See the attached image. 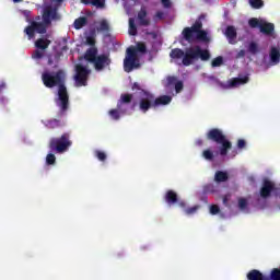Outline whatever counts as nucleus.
Listing matches in <instances>:
<instances>
[{
	"label": "nucleus",
	"instance_id": "15",
	"mask_svg": "<svg viewBox=\"0 0 280 280\" xmlns=\"http://www.w3.org/2000/svg\"><path fill=\"white\" fill-rule=\"evenodd\" d=\"M138 21L139 25L142 27H149L150 25V18H148V10L145 7H141L140 11L138 12Z\"/></svg>",
	"mask_w": 280,
	"mask_h": 280
},
{
	"label": "nucleus",
	"instance_id": "8",
	"mask_svg": "<svg viewBox=\"0 0 280 280\" xmlns=\"http://www.w3.org/2000/svg\"><path fill=\"white\" fill-rule=\"evenodd\" d=\"M135 96L130 93H125L120 95V100L117 102V109H110L108 112V115L114 119L115 121H118L120 119V115H126L128 113V104L132 103V98Z\"/></svg>",
	"mask_w": 280,
	"mask_h": 280
},
{
	"label": "nucleus",
	"instance_id": "40",
	"mask_svg": "<svg viewBox=\"0 0 280 280\" xmlns=\"http://www.w3.org/2000/svg\"><path fill=\"white\" fill-rule=\"evenodd\" d=\"M199 209H200V206H194L185 209V213L186 215H194V213H196Z\"/></svg>",
	"mask_w": 280,
	"mask_h": 280
},
{
	"label": "nucleus",
	"instance_id": "49",
	"mask_svg": "<svg viewBox=\"0 0 280 280\" xmlns=\"http://www.w3.org/2000/svg\"><path fill=\"white\" fill-rule=\"evenodd\" d=\"M132 91H141L143 93V90L141 89V85L138 82H135L131 86Z\"/></svg>",
	"mask_w": 280,
	"mask_h": 280
},
{
	"label": "nucleus",
	"instance_id": "34",
	"mask_svg": "<svg viewBox=\"0 0 280 280\" xmlns=\"http://www.w3.org/2000/svg\"><path fill=\"white\" fill-rule=\"evenodd\" d=\"M44 57H45V52H43V50L38 48L32 55V58H34L35 60H40Z\"/></svg>",
	"mask_w": 280,
	"mask_h": 280
},
{
	"label": "nucleus",
	"instance_id": "43",
	"mask_svg": "<svg viewBox=\"0 0 280 280\" xmlns=\"http://www.w3.org/2000/svg\"><path fill=\"white\" fill-rule=\"evenodd\" d=\"M183 89H185V85L183 84V81H177L175 83V91H176V93L183 92Z\"/></svg>",
	"mask_w": 280,
	"mask_h": 280
},
{
	"label": "nucleus",
	"instance_id": "13",
	"mask_svg": "<svg viewBox=\"0 0 280 280\" xmlns=\"http://www.w3.org/2000/svg\"><path fill=\"white\" fill-rule=\"evenodd\" d=\"M272 191H277V187L275 186L273 182L270 179H264L260 188V197L266 200L267 198H270V194H272Z\"/></svg>",
	"mask_w": 280,
	"mask_h": 280
},
{
	"label": "nucleus",
	"instance_id": "2",
	"mask_svg": "<svg viewBox=\"0 0 280 280\" xmlns=\"http://www.w3.org/2000/svg\"><path fill=\"white\" fill-rule=\"evenodd\" d=\"M170 58L173 60H180L182 58V65L184 67H191L198 60H202V62L211 60V52L208 49H201L200 46L189 47L185 50L174 48L170 52Z\"/></svg>",
	"mask_w": 280,
	"mask_h": 280
},
{
	"label": "nucleus",
	"instance_id": "26",
	"mask_svg": "<svg viewBox=\"0 0 280 280\" xmlns=\"http://www.w3.org/2000/svg\"><path fill=\"white\" fill-rule=\"evenodd\" d=\"M5 82H1L0 83V95L1 93H3V91H5ZM8 105V98H5L4 96H0V106L2 108H5V106Z\"/></svg>",
	"mask_w": 280,
	"mask_h": 280
},
{
	"label": "nucleus",
	"instance_id": "4",
	"mask_svg": "<svg viewBox=\"0 0 280 280\" xmlns=\"http://www.w3.org/2000/svg\"><path fill=\"white\" fill-rule=\"evenodd\" d=\"M172 104V96L161 95L159 97L148 90H142V93L139 95L138 108L140 113H148L151 108H159V106H167Z\"/></svg>",
	"mask_w": 280,
	"mask_h": 280
},
{
	"label": "nucleus",
	"instance_id": "20",
	"mask_svg": "<svg viewBox=\"0 0 280 280\" xmlns=\"http://www.w3.org/2000/svg\"><path fill=\"white\" fill-rule=\"evenodd\" d=\"M96 31L101 32L102 34H110V24H108L107 20H101Z\"/></svg>",
	"mask_w": 280,
	"mask_h": 280
},
{
	"label": "nucleus",
	"instance_id": "19",
	"mask_svg": "<svg viewBox=\"0 0 280 280\" xmlns=\"http://www.w3.org/2000/svg\"><path fill=\"white\" fill-rule=\"evenodd\" d=\"M51 45V40L48 38H38L35 42L36 49H40L42 51H45L46 49H49V46Z\"/></svg>",
	"mask_w": 280,
	"mask_h": 280
},
{
	"label": "nucleus",
	"instance_id": "12",
	"mask_svg": "<svg viewBox=\"0 0 280 280\" xmlns=\"http://www.w3.org/2000/svg\"><path fill=\"white\" fill-rule=\"evenodd\" d=\"M110 56L106 54L98 55L96 60H94V69L95 71H104L107 67H110Z\"/></svg>",
	"mask_w": 280,
	"mask_h": 280
},
{
	"label": "nucleus",
	"instance_id": "50",
	"mask_svg": "<svg viewBox=\"0 0 280 280\" xmlns=\"http://www.w3.org/2000/svg\"><path fill=\"white\" fill-rule=\"evenodd\" d=\"M246 56V50L241 49L237 54H236V58H244Z\"/></svg>",
	"mask_w": 280,
	"mask_h": 280
},
{
	"label": "nucleus",
	"instance_id": "14",
	"mask_svg": "<svg viewBox=\"0 0 280 280\" xmlns=\"http://www.w3.org/2000/svg\"><path fill=\"white\" fill-rule=\"evenodd\" d=\"M250 78L248 75L233 78L229 81V89H236V86H242L243 84H248Z\"/></svg>",
	"mask_w": 280,
	"mask_h": 280
},
{
	"label": "nucleus",
	"instance_id": "46",
	"mask_svg": "<svg viewBox=\"0 0 280 280\" xmlns=\"http://www.w3.org/2000/svg\"><path fill=\"white\" fill-rule=\"evenodd\" d=\"M161 3L166 10H170V8H172V0H161Z\"/></svg>",
	"mask_w": 280,
	"mask_h": 280
},
{
	"label": "nucleus",
	"instance_id": "7",
	"mask_svg": "<svg viewBox=\"0 0 280 280\" xmlns=\"http://www.w3.org/2000/svg\"><path fill=\"white\" fill-rule=\"evenodd\" d=\"M71 145H73V141H71V133L65 132L60 137H55L49 140L48 148L55 154H65Z\"/></svg>",
	"mask_w": 280,
	"mask_h": 280
},
{
	"label": "nucleus",
	"instance_id": "33",
	"mask_svg": "<svg viewBox=\"0 0 280 280\" xmlns=\"http://www.w3.org/2000/svg\"><path fill=\"white\" fill-rule=\"evenodd\" d=\"M248 51H249V54H253L254 56H255V54H258L259 46L257 45V43H255V42L249 43Z\"/></svg>",
	"mask_w": 280,
	"mask_h": 280
},
{
	"label": "nucleus",
	"instance_id": "44",
	"mask_svg": "<svg viewBox=\"0 0 280 280\" xmlns=\"http://www.w3.org/2000/svg\"><path fill=\"white\" fill-rule=\"evenodd\" d=\"M165 19V13L163 11H158L154 15V21H163Z\"/></svg>",
	"mask_w": 280,
	"mask_h": 280
},
{
	"label": "nucleus",
	"instance_id": "35",
	"mask_svg": "<svg viewBox=\"0 0 280 280\" xmlns=\"http://www.w3.org/2000/svg\"><path fill=\"white\" fill-rule=\"evenodd\" d=\"M202 156L206 161H213V151L207 149L202 152Z\"/></svg>",
	"mask_w": 280,
	"mask_h": 280
},
{
	"label": "nucleus",
	"instance_id": "56",
	"mask_svg": "<svg viewBox=\"0 0 280 280\" xmlns=\"http://www.w3.org/2000/svg\"><path fill=\"white\" fill-rule=\"evenodd\" d=\"M57 1H58V3L62 2V0H57Z\"/></svg>",
	"mask_w": 280,
	"mask_h": 280
},
{
	"label": "nucleus",
	"instance_id": "23",
	"mask_svg": "<svg viewBox=\"0 0 280 280\" xmlns=\"http://www.w3.org/2000/svg\"><path fill=\"white\" fill-rule=\"evenodd\" d=\"M269 56H270V60H271V62H273V65H279V62H280V51H279V48L271 47Z\"/></svg>",
	"mask_w": 280,
	"mask_h": 280
},
{
	"label": "nucleus",
	"instance_id": "25",
	"mask_svg": "<svg viewBox=\"0 0 280 280\" xmlns=\"http://www.w3.org/2000/svg\"><path fill=\"white\" fill-rule=\"evenodd\" d=\"M215 183H226L229 180V174L224 171H217L214 174Z\"/></svg>",
	"mask_w": 280,
	"mask_h": 280
},
{
	"label": "nucleus",
	"instance_id": "18",
	"mask_svg": "<svg viewBox=\"0 0 280 280\" xmlns=\"http://www.w3.org/2000/svg\"><path fill=\"white\" fill-rule=\"evenodd\" d=\"M260 32L266 36H272V34H275V24L262 22V24L260 25Z\"/></svg>",
	"mask_w": 280,
	"mask_h": 280
},
{
	"label": "nucleus",
	"instance_id": "6",
	"mask_svg": "<svg viewBox=\"0 0 280 280\" xmlns=\"http://www.w3.org/2000/svg\"><path fill=\"white\" fill-rule=\"evenodd\" d=\"M207 139L208 141H213L214 143L220 144L221 147L219 148V154L221 156H226L229 154V150L233 148V143L226 139V136L224 132H222L221 129L219 128H212L207 132Z\"/></svg>",
	"mask_w": 280,
	"mask_h": 280
},
{
	"label": "nucleus",
	"instance_id": "1",
	"mask_svg": "<svg viewBox=\"0 0 280 280\" xmlns=\"http://www.w3.org/2000/svg\"><path fill=\"white\" fill-rule=\"evenodd\" d=\"M42 81L46 89H55V86H58L55 104L59 108L58 117H65L70 106L69 92L67 91V85H65V82H67V73L65 70L44 72L42 74Z\"/></svg>",
	"mask_w": 280,
	"mask_h": 280
},
{
	"label": "nucleus",
	"instance_id": "30",
	"mask_svg": "<svg viewBox=\"0 0 280 280\" xmlns=\"http://www.w3.org/2000/svg\"><path fill=\"white\" fill-rule=\"evenodd\" d=\"M248 3L254 8V10H260V8H264V0H248Z\"/></svg>",
	"mask_w": 280,
	"mask_h": 280
},
{
	"label": "nucleus",
	"instance_id": "9",
	"mask_svg": "<svg viewBox=\"0 0 280 280\" xmlns=\"http://www.w3.org/2000/svg\"><path fill=\"white\" fill-rule=\"evenodd\" d=\"M139 67H141V65L139 63V58L137 57V50L127 48V55L124 59V70L126 73H130L135 71V69H139Z\"/></svg>",
	"mask_w": 280,
	"mask_h": 280
},
{
	"label": "nucleus",
	"instance_id": "52",
	"mask_svg": "<svg viewBox=\"0 0 280 280\" xmlns=\"http://www.w3.org/2000/svg\"><path fill=\"white\" fill-rule=\"evenodd\" d=\"M229 202V198L224 197L223 198V205H226Z\"/></svg>",
	"mask_w": 280,
	"mask_h": 280
},
{
	"label": "nucleus",
	"instance_id": "55",
	"mask_svg": "<svg viewBox=\"0 0 280 280\" xmlns=\"http://www.w3.org/2000/svg\"><path fill=\"white\" fill-rule=\"evenodd\" d=\"M198 145H202V140H198Z\"/></svg>",
	"mask_w": 280,
	"mask_h": 280
},
{
	"label": "nucleus",
	"instance_id": "48",
	"mask_svg": "<svg viewBox=\"0 0 280 280\" xmlns=\"http://www.w3.org/2000/svg\"><path fill=\"white\" fill-rule=\"evenodd\" d=\"M176 82H178V79L176 77H168L167 78V84L172 86L173 84L176 85Z\"/></svg>",
	"mask_w": 280,
	"mask_h": 280
},
{
	"label": "nucleus",
	"instance_id": "37",
	"mask_svg": "<svg viewBox=\"0 0 280 280\" xmlns=\"http://www.w3.org/2000/svg\"><path fill=\"white\" fill-rule=\"evenodd\" d=\"M46 163L48 165H56V155L54 153H49L46 156Z\"/></svg>",
	"mask_w": 280,
	"mask_h": 280
},
{
	"label": "nucleus",
	"instance_id": "39",
	"mask_svg": "<svg viewBox=\"0 0 280 280\" xmlns=\"http://www.w3.org/2000/svg\"><path fill=\"white\" fill-rule=\"evenodd\" d=\"M222 62H224V59L222 58V56H219L212 60L211 66L212 67H222Z\"/></svg>",
	"mask_w": 280,
	"mask_h": 280
},
{
	"label": "nucleus",
	"instance_id": "31",
	"mask_svg": "<svg viewBox=\"0 0 280 280\" xmlns=\"http://www.w3.org/2000/svg\"><path fill=\"white\" fill-rule=\"evenodd\" d=\"M48 128H60V126H62V121H60L59 119H50L48 120V124H47Z\"/></svg>",
	"mask_w": 280,
	"mask_h": 280
},
{
	"label": "nucleus",
	"instance_id": "47",
	"mask_svg": "<svg viewBox=\"0 0 280 280\" xmlns=\"http://www.w3.org/2000/svg\"><path fill=\"white\" fill-rule=\"evenodd\" d=\"M237 148H238V150H244V148H246V140L238 139L237 140Z\"/></svg>",
	"mask_w": 280,
	"mask_h": 280
},
{
	"label": "nucleus",
	"instance_id": "36",
	"mask_svg": "<svg viewBox=\"0 0 280 280\" xmlns=\"http://www.w3.org/2000/svg\"><path fill=\"white\" fill-rule=\"evenodd\" d=\"M203 192L205 194H215V186L213 184H207L203 187Z\"/></svg>",
	"mask_w": 280,
	"mask_h": 280
},
{
	"label": "nucleus",
	"instance_id": "10",
	"mask_svg": "<svg viewBox=\"0 0 280 280\" xmlns=\"http://www.w3.org/2000/svg\"><path fill=\"white\" fill-rule=\"evenodd\" d=\"M91 73V70H89L86 67L82 66L81 63H78L75 66V86H86L89 81V74Z\"/></svg>",
	"mask_w": 280,
	"mask_h": 280
},
{
	"label": "nucleus",
	"instance_id": "45",
	"mask_svg": "<svg viewBox=\"0 0 280 280\" xmlns=\"http://www.w3.org/2000/svg\"><path fill=\"white\" fill-rule=\"evenodd\" d=\"M85 43H86V45H90V47H95V37H93V36H88V37L85 38Z\"/></svg>",
	"mask_w": 280,
	"mask_h": 280
},
{
	"label": "nucleus",
	"instance_id": "16",
	"mask_svg": "<svg viewBox=\"0 0 280 280\" xmlns=\"http://www.w3.org/2000/svg\"><path fill=\"white\" fill-rule=\"evenodd\" d=\"M225 36L230 45H235V38H237V31L235 30V26H228L225 30Z\"/></svg>",
	"mask_w": 280,
	"mask_h": 280
},
{
	"label": "nucleus",
	"instance_id": "27",
	"mask_svg": "<svg viewBox=\"0 0 280 280\" xmlns=\"http://www.w3.org/2000/svg\"><path fill=\"white\" fill-rule=\"evenodd\" d=\"M128 49L136 50V56L137 54H145V51H148V47L143 43H138L136 47H130Z\"/></svg>",
	"mask_w": 280,
	"mask_h": 280
},
{
	"label": "nucleus",
	"instance_id": "17",
	"mask_svg": "<svg viewBox=\"0 0 280 280\" xmlns=\"http://www.w3.org/2000/svg\"><path fill=\"white\" fill-rule=\"evenodd\" d=\"M97 48L91 47L85 51L84 59L93 65L97 59Z\"/></svg>",
	"mask_w": 280,
	"mask_h": 280
},
{
	"label": "nucleus",
	"instance_id": "38",
	"mask_svg": "<svg viewBox=\"0 0 280 280\" xmlns=\"http://www.w3.org/2000/svg\"><path fill=\"white\" fill-rule=\"evenodd\" d=\"M270 279L271 280H280V269L279 268H275L271 270Z\"/></svg>",
	"mask_w": 280,
	"mask_h": 280
},
{
	"label": "nucleus",
	"instance_id": "3",
	"mask_svg": "<svg viewBox=\"0 0 280 280\" xmlns=\"http://www.w3.org/2000/svg\"><path fill=\"white\" fill-rule=\"evenodd\" d=\"M60 16L58 15V9L52 7H46L43 13V23L33 21L31 25L26 26L24 32L32 40L37 34H47V25H51V21H58Z\"/></svg>",
	"mask_w": 280,
	"mask_h": 280
},
{
	"label": "nucleus",
	"instance_id": "53",
	"mask_svg": "<svg viewBox=\"0 0 280 280\" xmlns=\"http://www.w3.org/2000/svg\"><path fill=\"white\" fill-rule=\"evenodd\" d=\"M14 3H21L23 0H13Z\"/></svg>",
	"mask_w": 280,
	"mask_h": 280
},
{
	"label": "nucleus",
	"instance_id": "22",
	"mask_svg": "<svg viewBox=\"0 0 280 280\" xmlns=\"http://www.w3.org/2000/svg\"><path fill=\"white\" fill-rule=\"evenodd\" d=\"M83 5H94V8H104L106 5V0H81Z\"/></svg>",
	"mask_w": 280,
	"mask_h": 280
},
{
	"label": "nucleus",
	"instance_id": "29",
	"mask_svg": "<svg viewBox=\"0 0 280 280\" xmlns=\"http://www.w3.org/2000/svg\"><path fill=\"white\" fill-rule=\"evenodd\" d=\"M129 35L137 36V24H135V18L129 19Z\"/></svg>",
	"mask_w": 280,
	"mask_h": 280
},
{
	"label": "nucleus",
	"instance_id": "41",
	"mask_svg": "<svg viewBox=\"0 0 280 280\" xmlns=\"http://www.w3.org/2000/svg\"><path fill=\"white\" fill-rule=\"evenodd\" d=\"M95 156L96 159H98V161H106L107 156L106 153L104 151H95Z\"/></svg>",
	"mask_w": 280,
	"mask_h": 280
},
{
	"label": "nucleus",
	"instance_id": "24",
	"mask_svg": "<svg viewBox=\"0 0 280 280\" xmlns=\"http://www.w3.org/2000/svg\"><path fill=\"white\" fill-rule=\"evenodd\" d=\"M89 23V19L86 16H80L74 20L73 27L74 30H82V27L86 26Z\"/></svg>",
	"mask_w": 280,
	"mask_h": 280
},
{
	"label": "nucleus",
	"instance_id": "32",
	"mask_svg": "<svg viewBox=\"0 0 280 280\" xmlns=\"http://www.w3.org/2000/svg\"><path fill=\"white\" fill-rule=\"evenodd\" d=\"M238 209L241 211H246V209H248V200H246V198L238 199Z\"/></svg>",
	"mask_w": 280,
	"mask_h": 280
},
{
	"label": "nucleus",
	"instance_id": "11",
	"mask_svg": "<svg viewBox=\"0 0 280 280\" xmlns=\"http://www.w3.org/2000/svg\"><path fill=\"white\" fill-rule=\"evenodd\" d=\"M164 200L170 206L177 205L178 207H180V209H187V202H185L184 200H179L178 194H176V191L174 190H167L164 196Z\"/></svg>",
	"mask_w": 280,
	"mask_h": 280
},
{
	"label": "nucleus",
	"instance_id": "42",
	"mask_svg": "<svg viewBox=\"0 0 280 280\" xmlns=\"http://www.w3.org/2000/svg\"><path fill=\"white\" fill-rule=\"evenodd\" d=\"M210 213L211 215H218V213H220V207L218 205H212L210 207Z\"/></svg>",
	"mask_w": 280,
	"mask_h": 280
},
{
	"label": "nucleus",
	"instance_id": "54",
	"mask_svg": "<svg viewBox=\"0 0 280 280\" xmlns=\"http://www.w3.org/2000/svg\"><path fill=\"white\" fill-rule=\"evenodd\" d=\"M67 49H69L67 46L62 47V51H67Z\"/></svg>",
	"mask_w": 280,
	"mask_h": 280
},
{
	"label": "nucleus",
	"instance_id": "28",
	"mask_svg": "<svg viewBox=\"0 0 280 280\" xmlns=\"http://www.w3.org/2000/svg\"><path fill=\"white\" fill-rule=\"evenodd\" d=\"M264 22L259 21V19L257 18H252L249 19L248 21V25L249 27H252L253 30L259 27V30L261 28V25H262Z\"/></svg>",
	"mask_w": 280,
	"mask_h": 280
},
{
	"label": "nucleus",
	"instance_id": "5",
	"mask_svg": "<svg viewBox=\"0 0 280 280\" xmlns=\"http://www.w3.org/2000/svg\"><path fill=\"white\" fill-rule=\"evenodd\" d=\"M207 19L205 13L200 14L191 27H185L182 32V36L186 43H196L199 40L200 43H209L211 38H209V34L207 31L202 30V21Z\"/></svg>",
	"mask_w": 280,
	"mask_h": 280
},
{
	"label": "nucleus",
	"instance_id": "51",
	"mask_svg": "<svg viewBox=\"0 0 280 280\" xmlns=\"http://www.w3.org/2000/svg\"><path fill=\"white\" fill-rule=\"evenodd\" d=\"M48 65H49V66L54 65V59L49 58V59H48Z\"/></svg>",
	"mask_w": 280,
	"mask_h": 280
},
{
	"label": "nucleus",
	"instance_id": "21",
	"mask_svg": "<svg viewBox=\"0 0 280 280\" xmlns=\"http://www.w3.org/2000/svg\"><path fill=\"white\" fill-rule=\"evenodd\" d=\"M247 280H266V276L257 269H253L247 273Z\"/></svg>",
	"mask_w": 280,
	"mask_h": 280
}]
</instances>
